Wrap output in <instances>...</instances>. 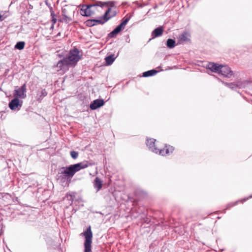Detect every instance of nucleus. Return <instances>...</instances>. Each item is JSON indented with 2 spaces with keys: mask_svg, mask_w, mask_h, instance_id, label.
Returning a JSON list of instances; mask_svg holds the SVG:
<instances>
[{
  "mask_svg": "<svg viewBox=\"0 0 252 252\" xmlns=\"http://www.w3.org/2000/svg\"><path fill=\"white\" fill-rule=\"evenodd\" d=\"M107 21V19L104 20L102 17H99L98 19H89L86 21V25L89 27H93L98 24H103Z\"/></svg>",
  "mask_w": 252,
  "mask_h": 252,
  "instance_id": "8",
  "label": "nucleus"
},
{
  "mask_svg": "<svg viewBox=\"0 0 252 252\" xmlns=\"http://www.w3.org/2000/svg\"><path fill=\"white\" fill-rule=\"evenodd\" d=\"M134 3L136 4L138 7H142L147 5L146 4L144 3H140L137 1L134 2Z\"/></svg>",
  "mask_w": 252,
  "mask_h": 252,
  "instance_id": "30",
  "label": "nucleus"
},
{
  "mask_svg": "<svg viewBox=\"0 0 252 252\" xmlns=\"http://www.w3.org/2000/svg\"><path fill=\"white\" fill-rule=\"evenodd\" d=\"M166 46L169 49H172L176 46V42L174 39L168 38L166 43Z\"/></svg>",
  "mask_w": 252,
  "mask_h": 252,
  "instance_id": "23",
  "label": "nucleus"
},
{
  "mask_svg": "<svg viewBox=\"0 0 252 252\" xmlns=\"http://www.w3.org/2000/svg\"><path fill=\"white\" fill-rule=\"evenodd\" d=\"M223 76L227 78H230L233 75V71L231 68L227 65H221L219 73Z\"/></svg>",
  "mask_w": 252,
  "mask_h": 252,
  "instance_id": "7",
  "label": "nucleus"
},
{
  "mask_svg": "<svg viewBox=\"0 0 252 252\" xmlns=\"http://www.w3.org/2000/svg\"><path fill=\"white\" fill-rule=\"evenodd\" d=\"M48 93L45 89H42L39 95L38 98L37 99L38 100H40L43 99V98L46 96L47 95Z\"/></svg>",
  "mask_w": 252,
  "mask_h": 252,
  "instance_id": "26",
  "label": "nucleus"
},
{
  "mask_svg": "<svg viewBox=\"0 0 252 252\" xmlns=\"http://www.w3.org/2000/svg\"><path fill=\"white\" fill-rule=\"evenodd\" d=\"M220 66L221 64H219L218 63L212 62H209L208 63L206 66V68L210 70L212 72L219 73Z\"/></svg>",
  "mask_w": 252,
  "mask_h": 252,
  "instance_id": "13",
  "label": "nucleus"
},
{
  "mask_svg": "<svg viewBox=\"0 0 252 252\" xmlns=\"http://www.w3.org/2000/svg\"><path fill=\"white\" fill-rule=\"evenodd\" d=\"M114 6V3L112 2H111L110 7H108V9L105 11L104 15L101 16L102 18L104 20L107 19V21L109 20L112 17L115 16L116 15V12H114V14H111L110 16H108L109 13L111 11V7Z\"/></svg>",
  "mask_w": 252,
  "mask_h": 252,
  "instance_id": "16",
  "label": "nucleus"
},
{
  "mask_svg": "<svg viewBox=\"0 0 252 252\" xmlns=\"http://www.w3.org/2000/svg\"><path fill=\"white\" fill-rule=\"evenodd\" d=\"M165 149H159L158 154L161 156H165L172 153L174 148L172 146L165 145Z\"/></svg>",
  "mask_w": 252,
  "mask_h": 252,
  "instance_id": "15",
  "label": "nucleus"
},
{
  "mask_svg": "<svg viewBox=\"0 0 252 252\" xmlns=\"http://www.w3.org/2000/svg\"><path fill=\"white\" fill-rule=\"evenodd\" d=\"M51 15L52 16V22H53V24H54L57 22V19L56 18V15L54 13V12L53 11H51Z\"/></svg>",
  "mask_w": 252,
  "mask_h": 252,
  "instance_id": "28",
  "label": "nucleus"
},
{
  "mask_svg": "<svg viewBox=\"0 0 252 252\" xmlns=\"http://www.w3.org/2000/svg\"><path fill=\"white\" fill-rule=\"evenodd\" d=\"M0 119H1V120H3V119H4V118H3V115H2L0 116Z\"/></svg>",
  "mask_w": 252,
  "mask_h": 252,
  "instance_id": "34",
  "label": "nucleus"
},
{
  "mask_svg": "<svg viewBox=\"0 0 252 252\" xmlns=\"http://www.w3.org/2000/svg\"><path fill=\"white\" fill-rule=\"evenodd\" d=\"M79 50L75 47L71 50L66 58L72 65L75 64L80 59Z\"/></svg>",
  "mask_w": 252,
  "mask_h": 252,
  "instance_id": "4",
  "label": "nucleus"
},
{
  "mask_svg": "<svg viewBox=\"0 0 252 252\" xmlns=\"http://www.w3.org/2000/svg\"><path fill=\"white\" fill-rule=\"evenodd\" d=\"M116 57L114 54H111L105 57V61L107 65H109L113 63L115 60Z\"/></svg>",
  "mask_w": 252,
  "mask_h": 252,
  "instance_id": "22",
  "label": "nucleus"
},
{
  "mask_svg": "<svg viewBox=\"0 0 252 252\" xmlns=\"http://www.w3.org/2000/svg\"><path fill=\"white\" fill-rule=\"evenodd\" d=\"M252 197V195H250L249 197H247V198H245L241 200H238V201H235L234 202H231V203H228L227 205V206H226V208L225 209H224L223 212V213H225V210H227V209H229L230 208L232 207H233L236 205L238 204V203L239 202V201H241L242 203H244V202H245L247 200H248L249 198H251Z\"/></svg>",
  "mask_w": 252,
  "mask_h": 252,
  "instance_id": "17",
  "label": "nucleus"
},
{
  "mask_svg": "<svg viewBox=\"0 0 252 252\" xmlns=\"http://www.w3.org/2000/svg\"><path fill=\"white\" fill-rule=\"evenodd\" d=\"M190 34L187 32H184L179 36L180 41H189L190 40Z\"/></svg>",
  "mask_w": 252,
  "mask_h": 252,
  "instance_id": "18",
  "label": "nucleus"
},
{
  "mask_svg": "<svg viewBox=\"0 0 252 252\" xmlns=\"http://www.w3.org/2000/svg\"><path fill=\"white\" fill-rule=\"evenodd\" d=\"M63 17L64 21L66 23H68L69 21L71 20V19L68 17L67 15L64 14L63 15Z\"/></svg>",
  "mask_w": 252,
  "mask_h": 252,
  "instance_id": "29",
  "label": "nucleus"
},
{
  "mask_svg": "<svg viewBox=\"0 0 252 252\" xmlns=\"http://www.w3.org/2000/svg\"><path fill=\"white\" fill-rule=\"evenodd\" d=\"M104 104L105 101L103 99H96L91 102L90 108L91 110H94L103 106Z\"/></svg>",
  "mask_w": 252,
  "mask_h": 252,
  "instance_id": "9",
  "label": "nucleus"
},
{
  "mask_svg": "<svg viewBox=\"0 0 252 252\" xmlns=\"http://www.w3.org/2000/svg\"><path fill=\"white\" fill-rule=\"evenodd\" d=\"M93 165H94V162L84 160L79 163L61 168L59 172V175H63L65 176V178H70L74 176L76 172Z\"/></svg>",
  "mask_w": 252,
  "mask_h": 252,
  "instance_id": "1",
  "label": "nucleus"
},
{
  "mask_svg": "<svg viewBox=\"0 0 252 252\" xmlns=\"http://www.w3.org/2000/svg\"><path fill=\"white\" fill-rule=\"evenodd\" d=\"M23 101L20 100L18 97H15L8 104V106L11 110H15L17 108L19 110L22 106Z\"/></svg>",
  "mask_w": 252,
  "mask_h": 252,
  "instance_id": "6",
  "label": "nucleus"
},
{
  "mask_svg": "<svg viewBox=\"0 0 252 252\" xmlns=\"http://www.w3.org/2000/svg\"><path fill=\"white\" fill-rule=\"evenodd\" d=\"M62 15H67V10L65 8H63L62 9Z\"/></svg>",
  "mask_w": 252,
  "mask_h": 252,
  "instance_id": "31",
  "label": "nucleus"
},
{
  "mask_svg": "<svg viewBox=\"0 0 252 252\" xmlns=\"http://www.w3.org/2000/svg\"><path fill=\"white\" fill-rule=\"evenodd\" d=\"M26 92L27 86L26 84L25 83L21 87L14 91V96L22 99L25 98L27 96L26 94Z\"/></svg>",
  "mask_w": 252,
  "mask_h": 252,
  "instance_id": "5",
  "label": "nucleus"
},
{
  "mask_svg": "<svg viewBox=\"0 0 252 252\" xmlns=\"http://www.w3.org/2000/svg\"><path fill=\"white\" fill-rule=\"evenodd\" d=\"M59 178H62V176H61V175H60V176H59Z\"/></svg>",
  "mask_w": 252,
  "mask_h": 252,
  "instance_id": "38",
  "label": "nucleus"
},
{
  "mask_svg": "<svg viewBox=\"0 0 252 252\" xmlns=\"http://www.w3.org/2000/svg\"><path fill=\"white\" fill-rule=\"evenodd\" d=\"M81 235H83L85 238L84 244V252H92L93 233L91 226H89Z\"/></svg>",
  "mask_w": 252,
  "mask_h": 252,
  "instance_id": "2",
  "label": "nucleus"
},
{
  "mask_svg": "<svg viewBox=\"0 0 252 252\" xmlns=\"http://www.w3.org/2000/svg\"><path fill=\"white\" fill-rule=\"evenodd\" d=\"M150 10H151V9H149V10H148V11L147 12V14H148V13L150 11Z\"/></svg>",
  "mask_w": 252,
  "mask_h": 252,
  "instance_id": "35",
  "label": "nucleus"
},
{
  "mask_svg": "<svg viewBox=\"0 0 252 252\" xmlns=\"http://www.w3.org/2000/svg\"><path fill=\"white\" fill-rule=\"evenodd\" d=\"M2 112H3V111H1V112H0V113H2Z\"/></svg>",
  "mask_w": 252,
  "mask_h": 252,
  "instance_id": "39",
  "label": "nucleus"
},
{
  "mask_svg": "<svg viewBox=\"0 0 252 252\" xmlns=\"http://www.w3.org/2000/svg\"><path fill=\"white\" fill-rule=\"evenodd\" d=\"M164 29L162 26H159L155 29L151 33L152 38H155L160 36L163 33Z\"/></svg>",
  "mask_w": 252,
  "mask_h": 252,
  "instance_id": "14",
  "label": "nucleus"
},
{
  "mask_svg": "<svg viewBox=\"0 0 252 252\" xmlns=\"http://www.w3.org/2000/svg\"><path fill=\"white\" fill-rule=\"evenodd\" d=\"M155 141L156 139L154 138H147L146 145L152 152L156 154H158L159 149L155 147Z\"/></svg>",
  "mask_w": 252,
  "mask_h": 252,
  "instance_id": "10",
  "label": "nucleus"
},
{
  "mask_svg": "<svg viewBox=\"0 0 252 252\" xmlns=\"http://www.w3.org/2000/svg\"><path fill=\"white\" fill-rule=\"evenodd\" d=\"M3 19L2 18V15L0 14V21H2Z\"/></svg>",
  "mask_w": 252,
  "mask_h": 252,
  "instance_id": "32",
  "label": "nucleus"
},
{
  "mask_svg": "<svg viewBox=\"0 0 252 252\" xmlns=\"http://www.w3.org/2000/svg\"><path fill=\"white\" fill-rule=\"evenodd\" d=\"M130 18V17H127L123 20V21L119 25H118L111 32L108 34V37L110 38H113L116 36L117 34H118L125 29L126 25L129 21Z\"/></svg>",
  "mask_w": 252,
  "mask_h": 252,
  "instance_id": "3",
  "label": "nucleus"
},
{
  "mask_svg": "<svg viewBox=\"0 0 252 252\" xmlns=\"http://www.w3.org/2000/svg\"><path fill=\"white\" fill-rule=\"evenodd\" d=\"M94 188L96 189V191H99L102 187V182L101 180L98 177H96L94 182Z\"/></svg>",
  "mask_w": 252,
  "mask_h": 252,
  "instance_id": "20",
  "label": "nucleus"
},
{
  "mask_svg": "<svg viewBox=\"0 0 252 252\" xmlns=\"http://www.w3.org/2000/svg\"><path fill=\"white\" fill-rule=\"evenodd\" d=\"M224 84L226 86L232 90L235 89L237 88H240L238 84H236L234 83H225Z\"/></svg>",
  "mask_w": 252,
  "mask_h": 252,
  "instance_id": "25",
  "label": "nucleus"
},
{
  "mask_svg": "<svg viewBox=\"0 0 252 252\" xmlns=\"http://www.w3.org/2000/svg\"><path fill=\"white\" fill-rule=\"evenodd\" d=\"M114 12H116V11H113L112 13V14H114Z\"/></svg>",
  "mask_w": 252,
  "mask_h": 252,
  "instance_id": "36",
  "label": "nucleus"
},
{
  "mask_svg": "<svg viewBox=\"0 0 252 252\" xmlns=\"http://www.w3.org/2000/svg\"><path fill=\"white\" fill-rule=\"evenodd\" d=\"M154 9H156L158 8V5H156L155 6H154Z\"/></svg>",
  "mask_w": 252,
  "mask_h": 252,
  "instance_id": "33",
  "label": "nucleus"
},
{
  "mask_svg": "<svg viewBox=\"0 0 252 252\" xmlns=\"http://www.w3.org/2000/svg\"><path fill=\"white\" fill-rule=\"evenodd\" d=\"M25 43L24 41H19L15 45V48L21 50L24 48Z\"/></svg>",
  "mask_w": 252,
  "mask_h": 252,
  "instance_id": "24",
  "label": "nucleus"
},
{
  "mask_svg": "<svg viewBox=\"0 0 252 252\" xmlns=\"http://www.w3.org/2000/svg\"><path fill=\"white\" fill-rule=\"evenodd\" d=\"M70 65H72L71 63L66 57H65L58 62L56 66L60 68V70H62Z\"/></svg>",
  "mask_w": 252,
  "mask_h": 252,
  "instance_id": "12",
  "label": "nucleus"
},
{
  "mask_svg": "<svg viewBox=\"0 0 252 252\" xmlns=\"http://www.w3.org/2000/svg\"><path fill=\"white\" fill-rule=\"evenodd\" d=\"M75 193L73 192L66 194L64 199H66L68 201V204L71 205L72 204L75 197Z\"/></svg>",
  "mask_w": 252,
  "mask_h": 252,
  "instance_id": "19",
  "label": "nucleus"
},
{
  "mask_svg": "<svg viewBox=\"0 0 252 252\" xmlns=\"http://www.w3.org/2000/svg\"><path fill=\"white\" fill-rule=\"evenodd\" d=\"M158 71L155 69H151L147 71H145L143 73L142 76L144 77H148L150 76H152L156 75Z\"/></svg>",
  "mask_w": 252,
  "mask_h": 252,
  "instance_id": "21",
  "label": "nucleus"
},
{
  "mask_svg": "<svg viewBox=\"0 0 252 252\" xmlns=\"http://www.w3.org/2000/svg\"><path fill=\"white\" fill-rule=\"evenodd\" d=\"M78 152L75 151H71L70 152V156L73 159H76L78 157Z\"/></svg>",
  "mask_w": 252,
  "mask_h": 252,
  "instance_id": "27",
  "label": "nucleus"
},
{
  "mask_svg": "<svg viewBox=\"0 0 252 252\" xmlns=\"http://www.w3.org/2000/svg\"><path fill=\"white\" fill-rule=\"evenodd\" d=\"M99 6H100V7H102V6H103V4H101V5H99Z\"/></svg>",
  "mask_w": 252,
  "mask_h": 252,
  "instance_id": "37",
  "label": "nucleus"
},
{
  "mask_svg": "<svg viewBox=\"0 0 252 252\" xmlns=\"http://www.w3.org/2000/svg\"><path fill=\"white\" fill-rule=\"evenodd\" d=\"M96 5H83L81 9V14L82 15L84 16L89 17L90 16L92 13L91 8L93 6H95Z\"/></svg>",
  "mask_w": 252,
  "mask_h": 252,
  "instance_id": "11",
  "label": "nucleus"
}]
</instances>
